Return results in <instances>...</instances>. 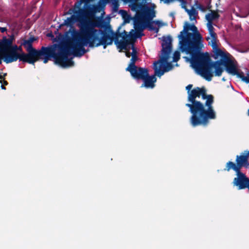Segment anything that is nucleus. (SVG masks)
<instances>
[{
    "instance_id": "obj_36",
    "label": "nucleus",
    "mask_w": 249,
    "mask_h": 249,
    "mask_svg": "<svg viewBox=\"0 0 249 249\" xmlns=\"http://www.w3.org/2000/svg\"><path fill=\"white\" fill-rule=\"evenodd\" d=\"M9 40H11L12 43L13 44V41L15 40V36L14 35H12L9 38H8Z\"/></svg>"
},
{
    "instance_id": "obj_47",
    "label": "nucleus",
    "mask_w": 249,
    "mask_h": 249,
    "mask_svg": "<svg viewBox=\"0 0 249 249\" xmlns=\"http://www.w3.org/2000/svg\"><path fill=\"white\" fill-rule=\"evenodd\" d=\"M0 83H2V81H0Z\"/></svg>"
},
{
    "instance_id": "obj_30",
    "label": "nucleus",
    "mask_w": 249,
    "mask_h": 249,
    "mask_svg": "<svg viewBox=\"0 0 249 249\" xmlns=\"http://www.w3.org/2000/svg\"><path fill=\"white\" fill-rule=\"evenodd\" d=\"M121 34V36L122 37V40H129V35L127 32L125 31H124V32Z\"/></svg>"
},
{
    "instance_id": "obj_45",
    "label": "nucleus",
    "mask_w": 249,
    "mask_h": 249,
    "mask_svg": "<svg viewBox=\"0 0 249 249\" xmlns=\"http://www.w3.org/2000/svg\"><path fill=\"white\" fill-rule=\"evenodd\" d=\"M209 39H210V37H208L206 38V39H207V40H208Z\"/></svg>"
},
{
    "instance_id": "obj_25",
    "label": "nucleus",
    "mask_w": 249,
    "mask_h": 249,
    "mask_svg": "<svg viewBox=\"0 0 249 249\" xmlns=\"http://www.w3.org/2000/svg\"><path fill=\"white\" fill-rule=\"evenodd\" d=\"M121 13H124L125 14L123 15V18H124V22L125 23H129L130 20L132 19L131 16L128 15L126 12L124 10H120Z\"/></svg>"
},
{
    "instance_id": "obj_8",
    "label": "nucleus",
    "mask_w": 249,
    "mask_h": 249,
    "mask_svg": "<svg viewBox=\"0 0 249 249\" xmlns=\"http://www.w3.org/2000/svg\"><path fill=\"white\" fill-rule=\"evenodd\" d=\"M249 157V151H245L244 154L237 155L236 156V163L229 161L227 162L224 170L229 172L231 170L234 171H241L242 167L248 168L249 166L248 159Z\"/></svg>"
},
{
    "instance_id": "obj_34",
    "label": "nucleus",
    "mask_w": 249,
    "mask_h": 249,
    "mask_svg": "<svg viewBox=\"0 0 249 249\" xmlns=\"http://www.w3.org/2000/svg\"><path fill=\"white\" fill-rule=\"evenodd\" d=\"M161 0L163 1V2L166 4H169L171 2H173L174 1H175V0Z\"/></svg>"
},
{
    "instance_id": "obj_33",
    "label": "nucleus",
    "mask_w": 249,
    "mask_h": 249,
    "mask_svg": "<svg viewBox=\"0 0 249 249\" xmlns=\"http://www.w3.org/2000/svg\"><path fill=\"white\" fill-rule=\"evenodd\" d=\"M187 2L186 0H183V1H182L180 3L181 7L182 9H184L185 11L186 10V9H187Z\"/></svg>"
},
{
    "instance_id": "obj_5",
    "label": "nucleus",
    "mask_w": 249,
    "mask_h": 249,
    "mask_svg": "<svg viewBox=\"0 0 249 249\" xmlns=\"http://www.w3.org/2000/svg\"><path fill=\"white\" fill-rule=\"evenodd\" d=\"M172 38L169 36L167 37H164L162 40V56L159 60L155 61L154 63L153 69L154 70L155 76L157 75L160 77L166 72L165 69H161L162 65L158 66L159 63H165L168 60L170 54L172 52Z\"/></svg>"
},
{
    "instance_id": "obj_19",
    "label": "nucleus",
    "mask_w": 249,
    "mask_h": 249,
    "mask_svg": "<svg viewBox=\"0 0 249 249\" xmlns=\"http://www.w3.org/2000/svg\"><path fill=\"white\" fill-rule=\"evenodd\" d=\"M238 78L241 79L244 82L249 83V71H247L246 75H245L244 72L240 70H238L236 74H234Z\"/></svg>"
},
{
    "instance_id": "obj_43",
    "label": "nucleus",
    "mask_w": 249,
    "mask_h": 249,
    "mask_svg": "<svg viewBox=\"0 0 249 249\" xmlns=\"http://www.w3.org/2000/svg\"><path fill=\"white\" fill-rule=\"evenodd\" d=\"M48 36H53V35H52V34H51H51H49Z\"/></svg>"
},
{
    "instance_id": "obj_1",
    "label": "nucleus",
    "mask_w": 249,
    "mask_h": 249,
    "mask_svg": "<svg viewBox=\"0 0 249 249\" xmlns=\"http://www.w3.org/2000/svg\"><path fill=\"white\" fill-rule=\"evenodd\" d=\"M180 49L191 55L190 62L196 72L208 81L213 76V68L215 69V75H221L223 69L222 61L213 62L207 53H201L203 47L202 37L194 24L185 22L183 30L178 36Z\"/></svg>"
},
{
    "instance_id": "obj_13",
    "label": "nucleus",
    "mask_w": 249,
    "mask_h": 249,
    "mask_svg": "<svg viewBox=\"0 0 249 249\" xmlns=\"http://www.w3.org/2000/svg\"><path fill=\"white\" fill-rule=\"evenodd\" d=\"M223 65L225 66L226 71L232 75L236 74V71L238 69L234 62L229 57L223 62Z\"/></svg>"
},
{
    "instance_id": "obj_16",
    "label": "nucleus",
    "mask_w": 249,
    "mask_h": 249,
    "mask_svg": "<svg viewBox=\"0 0 249 249\" xmlns=\"http://www.w3.org/2000/svg\"><path fill=\"white\" fill-rule=\"evenodd\" d=\"M153 18L150 19L146 18H142L141 23L143 24L144 27V29L147 28L149 30L154 31L155 33H157L159 31V28L154 26L155 21H151Z\"/></svg>"
},
{
    "instance_id": "obj_17",
    "label": "nucleus",
    "mask_w": 249,
    "mask_h": 249,
    "mask_svg": "<svg viewBox=\"0 0 249 249\" xmlns=\"http://www.w3.org/2000/svg\"><path fill=\"white\" fill-rule=\"evenodd\" d=\"M12 46L11 40H9L6 37L3 38L1 41V50L2 51L8 53Z\"/></svg>"
},
{
    "instance_id": "obj_7",
    "label": "nucleus",
    "mask_w": 249,
    "mask_h": 249,
    "mask_svg": "<svg viewBox=\"0 0 249 249\" xmlns=\"http://www.w3.org/2000/svg\"><path fill=\"white\" fill-rule=\"evenodd\" d=\"M132 10L136 12L133 20L141 22L142 18H148L149 19L155 17V11L149 7L147 5L142 3H135L132 5Z\"/></svg>"
},
{
    "instance_id": "obj_18",
    "label": "nucleus",
    "mask_w": 249,
    "mask_h": 249,
    "mask_svg": "<svg viewBox=\"0 0 249 249\" xmlns=\"http://www.w3.org/2000/svg\"><path fill=\"white\" fill-rule=\"evenodd\" d=\"M213 50L214 55H215V58H217L218 56L221 57V59L217 60L216 61H222V62H223L226 59L229 58L227 54L222 51L220 49L217 48Z\"/></svg>"
},
{
    "instance_id": "obj_6",
    "label": "nucleus",
    "mask_w": 249,
    "mask_h": 249,
    "mask_svg": "<svg viewBox=\"0 0 249 249\" xmlns=\"http://www.w3.org/2000/svg\"><path fill=\"white\" fill-rule=\"evenodd\" d=\"M4 61L7 63H10L17 61L26 62L34 65V60L27 59L25 53L22 52V46H18L16 45H12L8 53H5L3 56Z\"/></svg>"
},
{
    "instance_id": "obj_44",
    "label": "nucleus",
    "mask_w": 249,
    "mask_h": 249,
    "mask_svg": "<svg viewBox=\"0 0 249 249\" xmlns=\"http://www.w3.org/2000/svg\"><path fill=\"white\" fill-rule=\"evenodd\" d=\"M248 116H249V109L248 110Z\"/></svg>"
},
{
    "instance_id": "obj_20",
    "label": "nucleus",
    "mask_w": 249,
    "mask_h": 249,
    "mask_svg": "<svg viewBox=\"0 0 249 249\" xmlns=\"http://www.w3.org/2000/svg\"><path fill=\"white\" fill-rule=\"evenodd\" d=\"M132 57L130 59V62L127 68H134L137 66L135 65V63L138 59V56H137V51L136 48L134 47L133 45L132 46Z\"/></svg>"
},
{
    "instance_id": "obj_32",
    "label": "nucleus",
    "mask_w": 249,
    "mask_h": 249,
    "mask_svg": "<svg viewBox=\"0 0 249 249\" xmlns=\"http://www.w3.org/2000/svg\"><path fill=\"white\" fill-rule=\"evenodd\" d=\"M164 63H161L160 64H161L162 65ZM164 64H166V67L164 68V69H165V70H166V71H169L171 70L172 68H173V66H172V64L171 63H168V61H167L166 63H165Z\"/></svg>"
},
{
    "instance_id": "obj_42",
    "label": "nucleus",
    "mask_w": 249,
    "mask_h": 249,
    "mask_svg": "<svg viewBox=\"0 0 249 249\" xmlns=\"http://www.w3.org/2000/svg\"><path fill=\"white\" fill-rule=\"evenodd\" d=\"M1 88L2 89H5V87H4V85H2L1 86Z\"/></svg>"
},
{
    "instance_id": "obj_15",
    "label": "nucleus",
    "mask_w": 249,
    "mask_h": 249,
    "mask_svg": "<svg viewBox=\"0 0 249 249\" xmlns=\"http://www.w3.org/2000/svg\"><path fill=\"white\" fill-rule=\"evenodd\" d=\"M74 14L76 15L77 18V20L80 22L82 19L85 18H89L92 13L86 11V10L81 8L80 7L78 8H75L74 7V10H73ZM80 25H79V26Z\"/></svg>"
},
{
    "instance_id": "obj_29",
    "label": "nucleus",
    "mask_w": 249,
    "mask_h": 249,
    "mask_svg": "<svg viewBox=\"0 0 249 249\" xmlns=\"http://www.w3.org/2000/svg\"><path fill=\"white\" fill-rule=\"evenodd\" d=\"M195 6H196V8L198 9L200 11L202 12H204L206 10L205 7L202 5L201 4L199 3L198 1H196L195 2Z\"/></svg>"
},
{
    "instance_id": "obj_31",
    "label": "nucleus",
    "mask_w": 249,
    "mask_h": 249,
    "mask_svg": "<svg viewBox=\"0 0 249 249\" xmlns=\"http://www.w3.org/2000/svg\"><path fill=\"white\" fill-rule=\"evenodd\" d=\"M216 38H212L211 46H212L213 50H214V49L218 48L217 44L216 43Z\"/></svg>"
},
{
    "instance_id": "obj_3",
    "label": "nucleus",
    "mask_w": 249,
    "mask_h": 249,
    "mask_svg": "<svg viewBox=\"0 0 249 249\" xmlns=\"http://www.w3.org/2000/svg\"><path fill=\"white\" fill-rule=\"evenodd\" d=\"M193 85L186 87L187 90L188 101L190 103L185 105L189 108V111L192 114L190 123L193 127L207 126L210 120L216 118V113L213 104L214 97L212 94H207L205 87H196L191 90Z\"/></svg>"
},
{
    "instance_id": "obj_37",
    "label": "nucleus",
    "mask_w": 249,
    "mask_h": 249,
    "mask_svg": "<svg viewBox=\"0 0 249 249\" xmlns=\"http://www.w3.org/2000/svg\"><path fill=\"white\" fill-rule=\"evenodd\" d=\"M6 30H7V29L5 27H0V31L1 33H4L5 31H6Z\"/></svg>"
},
{
    "instance_id": "obj_4",
    "label": "nucleus",
    "mask_w": 249,
    "mask_h": 249,
    "mask_svg": "<svg viewBox=\"0 0 249 249\" xmlns=\"http://www.w3.org/2000/svg\"><path fill=\"white\" fill-rule=\"evenodd\" d=\"M36 39L32 36L28 39H23L21 42V46H23L28 52L25 53L26 58L34 60V64L39 59H42L44 63H47L51 58H53L55 63L63 67L73 66L74 62L71 59L68 58L71 53L66 45L42 46L37 50L33 47V43Z\"/></svg>"
},
{
    "instance_id": "obj_24",
    "label": "nucleus",
    "mask_w": 249,
    "mask_h": 249,
    "mask_svg": "<svg viewBox=\"0 0 249 249\" xmlns=\"http://www.w3.org/2000/svg\"><path fill=\"white\" fill-rule=\"evenodd\" d=\"M207 27L211 37L212 38H217V35L214 32V28L213 26V24L207 23Z\"/></svg>"
},
{
    "instance_id": "obj_2",
    "label": "nucleus",
    "mask_w": 249,
    "mask_h": 249,
    "mask_svg": "<svg viewBox=\"0 0 249 249\" xmlns=\"http://www.w3.org/2000/svg\"><path fill=\"white\" fill-rule=\"evenodd\" d=\"M105 22L98 17H94L93 14L89 18L82 19L79 26V32L73 36L71 41L66 45L71 54L76 57H81L88 52L84 46L97 47L103 46L106 49L113 41V38L105 30L96 29L104 28Z\"/></svg>"
},
{
    "instance_id": "obj_27",
    "label": "nucleus",
    "mask_w": 249,
    "mask_h": 249,
    "mask_svg": "<svg viewBox=\"0 0 249 249\" xmlns=\"http://www.w3.org/2000/svg\"><path fill=\"white\" fill-rule=\"evenodd\" d=\"M180 52L176 51L173 53V61L177 62L180 59Z\"/></svg>"
},
{
    "instance_id": "obj_40",
    "label": "nucleus",
    "mask_w": 249,
    "mask_h": 249,
    "mask_svg": "<svg viewBox=\"0 0 249 249\" xmlns=\"http://www.w3.org/2000/svg\"><path fill=\"white\" fill-rule=\"evenodd\" d=\"M8 84V82H7V81H6V80H3V85H5V86H6V85H7Z\"/></svg>"
},
{
    "instance_id": "obj_38",
    "label": "nucleus",
    "mask_w": 249,
    "mask_h": 249,
    "mask_svg": "<svg viewBox=\"0 0 249 249\" xmlns=\"http://www.w3.org/2000/svg\"><path fill=\"white\" fill-rule=\"evenodd\" d=\"M7 75L6 73L3 74V75H0V80H4L5 76Z\"/></svg>"
},
{
    "instance_id": "obj_10",
    "label": "nucleus",
    "mask_w": 249,
    "mask_h": 249,
    "mask_svg": "<svg viewBox=\"0 0 249 249\" xmlns=\"http://www.w3.org/2000/svg\"><path fill=\"white\" fill-rule=\"evenodd\" d=\"M126 71H129L133 78L136 80H142L149 71L147 68L138 66L126 68Z\"/></svg>"
},
{
    "instance_id": "obj_26",
    "label": "nucleus",
    "mask_w": 249,
    "mask_h": 249,
    "mask_svg": "<svg viewBox=\"0 0 249 249\" xmlns=\"http://www.w3.org/2000/svg\"><path fill=\"white\" fill-rule=\"evenodd\" d=\"M94 0H80L79 1H77L74 4V7L75 8H78L81 6V5L83 3H85L86 4H88L90 1H93Z\"/></svg>"
},
{
    "instance_id": "obj_39",
    "label": "nucleus",
    "mask_w": 249,
    "mask_h": 249,
    "mask_svg": "<svg viewBox=\"0 0 249 249\" xmlns=\"http://www.w3.org/2000/svg\"><path fill=\"white\" fill-rule=\"evenodd\" d=\"M5 53L3 54V55H1V54H0V64H1L2 63V61H1V59L2 58L4 59V55L5 54Z\"/></svg>"
},
{
    "instance_id": "obj_12",
    "label": "nucleus",
    "mask_w": 249,
    "mask_h": 249,
    "mask_svg": "<svg viewBox=\"0 0 249 249\" xmlns=\"http://www.w3.org/2000/svg\"><path fill=\"white\" fill-rule=\"evenodd\" d=\"M142 81H143V83L141 86V88L153 89L155 86V83L157 81V78L155 77V75H149L148 71Z\"/></svg>"
},
{
    "instance_id": "obj_9",
    "label": "nucleus",
    "mask_w": 249,
    "mask_h": 249,
    "mask_svg": "<svg viewBox=\"0 0 249 249\" xmlns=\"http://www.w3.org/2000/svg\"><path fill=\"white\" fill-rule=\"evenodd\" d=\"M235 172L236 177L234 178L233 180V185L236 186L238 190L248 188L249 190V178L244 173L241 172V171Z\"/></svg>"
},
{
    "instance_id": "obj_35",
    "label": "nucleus",
    "mask_w": 249,
    "mask_h": 249,
    "mask_svg": "<svg viewBox=\"0 0 249 249\" xmlns=\"http://www.w3.org/2000/svg\"><path fill=\"white\" fill-rule=\"evenodd\" d=\"M155 24L156 25H158L159 26H160L162 25V22H161L159 20H155Z\"/></svg>"
},
{
    "instance_id": "obj_23",
    "label": "nucleus",
    "mask_w": 249,
    "mask_h": 249,
    "mask_svg": "<svg viewBox=\"0 0 249 249\" xmlns=\"http://www.w3.org/2000/svg\"><path fill=\"white\" fill-rule=\"evenodd\" d=\"M220 15L216 11H212L211 13H209L206 15V18L208 21V23L213 24V21L218 19Z\"/></svg>"
},
{
    "instance_id": "obj_46",
    "label": "nucleus",
    "mask_w": 249,
    "mask_h": 249,
    "mask_svg": "<svg viewBox=\"0 0 249 249\" xmlns=\"http://www.w3.org/2000/svg\"><path fill=\"white\" fill-rule=\"evenodd\" d=\"M170 15H171V16H174V15H173V13H171V14H170Z\"/></svg>"
},
{
    "instance_id": "obj_22",
    "label": "nucleus",
    "mask_w": 249,
    "mask_h": 249,
    "mask_svg": "<svg viewBox=\"0 0 249 249\" xmlns=\"http://www.w3.org/2000/svg\"><path fill=\"white\" fill-rule=\"evenodd\" d=\"M185 11L188 14L189 19L191 21L195 20L196 22V17L198 16V12L194 7H192L190 10L187 8L186 9Z\"/></svg>"
},
{
    "instance_id": "obj_14",
    "label": "nucleus",
    "mask_w": 249,
    "mask_h": 249,
    "mask_svg": "<svg viewBox=\"0 0 249 249\" xmlns=\"http://www.w3.org/2000/svg\"><path fill=\"white\" fill-rule=\"evenodd\" d=\"M111 37L113 38V41L116 45L121 49H126L127 45L131 44L129 40H119V39L121 36V34L120 32L113 33Z\"/></svg>"
},
{
    "instance_id": "obj_28",
    "label": "nucleus",
    "mask_w": 249,
    "mask_h": 249,
    "mask_svg": "<svg viewBox=\"0 0 249 249\" xmlns=\"http://www.w3.org/2000/svg\"><path fill=\"white\" fill-rule=\"evenodd\" d=\"M73 17L74 15H72L71 17L68 18L67 19L65 20V25L67 26L71 25L73 23Z\"/></svg>"
},
{
    "instance_id": "obj_21",
    "label": "nucleus",
    "mask_w": 249,
    "mask_h": 249,
    "mask_svg": "<svg viewBox=\"0 0 249 249\" xmlns=\"http://www.w3.org/2000/svg\"><path fill=\"white\" fill-rule=\"evenodd\" d=\"M237 16L241 18H246L249 15V4L242 7L239 13H236Z\"/></svg>"
},
{
    "instance_id": "obj_41",
    "label": "nucleus",
    "mask_w": 249,
    "mask_h": 249,
    "mask_svg": "<svg viewBox=\"0 0 249 249\" xmlns=\"http://www.w3.org/2000/svg\"><path fill=\"white\" fill-rule=\"evenodd\" d=\"M131 55V54H130V53L128 52H126V56L127 57H129Z\"/></svg>"
},
{
    "instance_id": "obj_11",
    "label": "nucleus",
    "mask_w": 249,
    "mask_h": 249,
    "mask_svg": "<svg viewBox=\"0 0 249 249\" xmlns=\"http://www.w3.org/2000/svg\"><path fill=\"white\" fill-rule=\"evenodd\" d=\"M141 22L134 21V27L136 32L134 33V30L132 29L129 33V40L131 43V42H134L136 38L141 37L143 35L142 32L144 29V27Z\"/></svg>"
}]
</instances>
